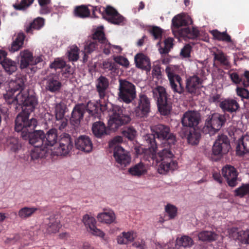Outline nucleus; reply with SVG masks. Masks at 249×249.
Returning a JSON list of instances; mask_svg holds the SVG:
<instances>
[{
	"label": "nucleus",
	"instance_id": "49",
	"mask_svg": "<svg viewBox=\"0 0 249 249\" xmlns=\"http://www.w3.org/2000/svg\"><path fill=\"white\" fill-rule=\"evenodd\" d=\"M237 239L244 244H249V229L242 230L237 233Z\"/></svg>",
	"mask_w": 249,
	"mask_h": 249
},
{
	"label": "nucleus",
	"instance_id": "8",
	"mask_svg": "<svg viewBox=\"0 0 249 249\" xmlns=\"http://www.w3.org/2000/svg\"><path fill=\"white\" fill-rule=\"evenodd\" d=\"M135 99L134 112L136 116L141 118L147 117L150 112V99L143 93H140Z\"/></svg>",
	"mask_w": 249,
	"mask_h": 249
},
{
	"label": "nucleus",
	"instance_id": "34",
	"mask_svg": "<svg viewBox=\"0 0 249 249\" xmlns=\"http://www.w3.org/2000/svg\"><path fill=\"white\" fill-rule=\"evenodd\" d=\"M147 148H143L142 147H136L135 150L137 154H143L144 158L150 162L151 160L153 161L152 164L154 163V161H155L156 163L158 164V163L160 162L161 160L159 159V152L157 154V152H155V156L153 157H152L150 155V153L147 151V150L149 149L148 146H146Z\"/></svg>",
	"mask_w": 249,
	"mask_h": 249
},
{
	"label": "nucleus",
	"instance_id": "30",
	"mask_svg": "<svg viewBox=\"0 0 249 249\" xmlns=\"http://www.w3.org/2000/svg\"><path fill=\"white\" fill-rule=\"evenodd\" d=\"M92 131L95 137L98 138H102L108 134L107 128L101 121H97L93 124Z\"/></svg>",
	"mask_w": 249,
	"mask_h": 249
},
{
	"label": "nucleus",
	"instance_id": "26",
	"mask_svg": "<svg viewBox=\"0 0 249 249\" xmlns=\"http://www.w3.org/2000/svg\"><path fill=\"white\" fill-rule=\"evenodd\" d=\"M109 84V80L105 76L101 75L96 80V88L100 98L105 97Z\"/></svg>",
	"mask_w": 249,
	"mask_h": 249
},
{
	"label": "nucleus",
	"instance_id": "52",
	"mask_svg": "<svg viewBox=\"0 0 249 249\" xmlns=\"http://www.w3.org/2000/svg\"><path fill=\"white\" fill-rule=\"evenodd\" d=\"M103 69L106 71H111L113 72H116L118 70V66L115 62L106 60L103 62Z\"/></svg>",
	"mask_w": 249,
	"mask_h": 249
},
{
	"label": "nucleus",
	"instance_id": "45",
	"mask_svg": "<svg viewBox=\"0 0 249 249\" xmlns=\"http://www.w3.org/2000/svg\"><path fill=\"white\" fill-rule=\"evenodd\" d=\"M211 33L215 39L228 43L231 42L230 36L226 32H220L217 30H214L212 31Z\"/></svg>",
	"mask_w": 249,
	"mask_h": 249
},
{
	"label": "nucleus",
	"instance_id": "42",
	"mask_svg": "<svg viewBox=\"0 0 249 249\" xmlns=\"http://www.w3.org/2000/svg\"><path fill=\"white\" fill-rule=\"evenodd\" d=\"M5 71L9 74H12L17 69V63L7 58H5L1 64Z\"/></svg>",
	"mask_w": 249,
	"mask_h": 249
},
{
	"label": "nucleus",
	"instance_id": "27",
	"mask_svg": "<svg viewBox=\"0 0 249 249\" xmlns=\"http://www.w3.org/2000/svg\"><path fill=\"white\" fill-rule=\"evenodd\" d=\"M45 23L43 18L38 17L34 19L32 22L26 23L24 26V30L27 34H33L35 30H39L42 28Z\"/></svg>",
	"mask_w": 249,
	"mask_h": 249
},
{
	"label": "nucleus",
	"instance_id": "20",
	"mask_svg": "<svg viewBox=\"0 0 249 249\" xmlns=\"http://www.w3.org/2000/svg\"><path fill=\"white\" fill-rule=\"evenodd\" d=\"M86 112V106L83 104H77L73 107L71 113L70 122L71 124L78 126L83 119Z\"/></svg>",
	"mask_w": 249,
	"mask_h": 249
},
{
	"label": "nucleus",
	"instance_id": "19",
	"mask_svg": "<svg viewBox=\"0 0 249 249\" xmlns=\"http://www.w3.org/2000/svg\"><path fill=\"white\" fill-rule=\"evenodd\" d=\"M219 107L224 113H236L239 110L240 105L235 99L228 98L220 102Z\"/></svg>",
	"mask_w": 249,
	"mask_h": 249
},
{
	"label": "nucleus",
	"instance_id": "9",
	"mask_svg": "<svg viewBox=\"0 0 249 249\" xmlns=\"http://www.w3.org/2000/svg\"><path fill=\"white\" fill-rule=\"evenodd\" d=\"M29 133L33 138L36 137V135H39L41 140L43 141V146L45 148H47V146H53L56 144L58 141L57 130L55 128L50 129L45 135L44 132L41 130L32 131L29 132Z\"/></svg>",
	"mask_w": 249,
	"mask_h": 249
},
{
	"label": "nucleus",
	"instance_id": "64",
	"mask_svg": "<svg viewBox=\"0 0 249 249\" xmlns=\"http://www.w3.org/2000/svg\"><path fill=\"white\" fill-rule=\"evenodd\" d=\"M230 78L231 81L235 84H238L240 82L243 83V77H240L236 72H233L230 74Z\"/></svg>",
	"mask_w": 249,
	"mask_h": 249
},
{
	"label": "nucleus",
	"instance_id": "37",
	"mask_svg": "<svg viewBox=\"0 0 249 249\" xmlns=\"http://www.w3.org/2000/svg\"><path fill=\"white\" fill-rule=\"evenodd\" d=\"M97 218L100 222L110 224L115 221L116 217L113 212L109 211L99 213Z\"/></svg>",
	"mask_w": 249,
	"mask_h": 249
},
{
	"label": "nucleus",
	"instance_id": "29",
	"mask_svg": "<svg viewBox=\"0 0 249 249\" xmlns=\"http://www.w3.org/2000/svg\"><path fill=\"white\" fill-rule=\"evenodd\" d=\"M236 152L239 156H243L249 153V135L243 136L239 140Z\"/></svg>",
	"mask_w": 249,
	"mask_h": 249
},
{
	"label": "nucleus",
	"instance_id": "56",
	"mask_svg": "<svg viewBox=\"0 0 249 249\" xmlns=\"http://www.w3.org/2000/svg\"><path fill=\"white\" fill-rule=\"evenodd\" d=\"M165 210L170 219H173L177 215V208L173 205L167 204L165 206Z\"/></svg>",
	"mask_w": 249,
	"mask_h": 249
},
{
	"label": "nucleus",
	"instance_id": "38",
	"mask_svg": "<svg viewBox=\"0 0 249 249\" xmlns=\"http://www.w3.org/2000/svg\"><path fill=\"white\" fill-rule=\"evenodd\" d=\"M218 235L213 231H204L199 232L198 237L199 240L203 242H212L215 241Z\"/></svg>",
	"mask_w": 249,
	"mask_h": 249
},
{
	"label": "nucleus",
	"instance_id": "4",
	"mask_svg": "<svg viewBox=\"0 0 249 249\" xmlns=\"http://www.w3.org/2000/svg\"><path fill=\"white\" fill-rule=\"evenodd\" d=\"M109 116L108 127L113 131H115L122 125L127 124L131 120L129 115L126 113V110L118 106L112 107Z\"/></svg>",
	"mask_w": 249,
	"mask_h": 249
},
{
	"label": "nucleus",
	"instance_id": "33",
	"mask_svg": "<svg viewBox=\"0 0 249 249\" xmlns=\"http://www.w3.org/2000/svg\"><path fill=\"white\" fill-rule=\"evenodd\" d=\"M128 172L133 176L140 177L147 173V167L145 164L140 162L131 167Z\"/></svg>",
	"mask_w": 249,
	"mask_h": 249
},
{
	"label": "nucleus",
	"instance_id": "25",
	"mask_svg": "<svg viewBox=\"0 0 249 249\" xmlns=\"http://www.w3.org/2000/svg\"><path fill=\"white\" fill-rule=\"evenodd\" d=\"M134 61L137 68L149 71L151 70L150 59L142 53H137L134 57Z\"/></svg>",
	"mask_w": 249,
	"mask_h": 249
},
{
	"label": "nucleus",
	"instance_id": "13",
	"mask_svg": "<svg viewBox=\"0 0 249 249\" xmlns=\"http://www.w3.org/2000/svg\"><path fill=\"white\" fill-rule=\"evenodd\" d=\"M104 13L102 14L103 18L109 22L116 25L124 24V18L113 7L107 5L106 8L103 7Z\"/></svg>",
	"mask_w": 249,
	"mask_h": 249
},
{
	"label": "nucleus",
	"instance_id": "48",
	"mask_svg": "<svg viewBox=\"0 0 249 249\" xmlns=\"http://www.w3.org/2000/svg\"><path fill=\"white\" fill-rule=\"evenodd\" d=\"M34 0H21L20 2L13 4V7L17 10H25L30 6Z\"/></svg>",
	"mask_w": 249,
	"mask_h": 249
},
{
	"label": "nucleus",
	"instance_id": "21",
	"mask_svg": "<svg viewBox=\"0 0 249 249\" xmlns=\"http://www.w3.org/2000/svg\"><path fill=\"white\" fill-rule=\"evenodd\" d=\"M222 173L230 186L234 187L236 185L238 174L234 167L230 165L225 166L222 170Z\"/></svg>",
	"mask_w": 249,
	"mask_h": 249
},
{
	"label": "nucleus",
	"instance_id": "24",
	"mask_svg": "<svg viewBox=\"0 0 249 249\" xmlns=\"http://www.w3.org/2000/svg\"><path fill=\"white\" fill-rule=\"evenodd\" d=\"M201 83L200 78L197 76H190L186 79L185 89L189 93L195 94L200 87Z\"/></svg>",
	"mask_w": 249,
	"mask_h": 249
},
{
	"label": "nucleus",
	"instance_id": "55",
	"mask_svg": "<svg viewBox=\"0 0 249 249\" xmlns=\"http://www.w3.org/2000/svg\"><path fill=\"white\" fill-rule=\"evenodd\" d=\"M79 49L77 46H72L69 51L68 57L71 61H76L79 58Z\"/></svg>",
	"mask_w": 249,
	"mask_h": 249
},
{
	"label": "nucleus",
	"instance_id": "40",
	"mask_svg": "<svg viewBox=\"0 0 249 249\" xmlns=\"http://www.w3.org/2000/svg\"><path fill=\"white\" fill-rule=\"evenodd\" d=\"M176 246L184 249L186 248H190L194 244V241L192 238L187 235L182 236L176 239Z\"/></svg>",
	"mask_w": 249,
	"mask_h": 249
},
{
	"label": "nucleus",
	"instance_id": "61",
	"mask_svg": "<svg viewBox=\"0 0 249 249\" xmlns=\"http://www.w3.org/2000/svg\"><path fill=\"white\" fill-rule=\"evenodd\" d=\"M64 113L65 112L63 107L60 105H56L55 108V115L56 120L62 119L64 117Z\"/></svg>",
	"mask_w": 249,
	"mask_h": 249
},
{
	"label": "nucleus",
	"instance_id": "51",
	"mask_svg": "<svg viewBox=\"0 0 249 249\" xmlns=\"http://www.w3.org/2000/svg\"><path fill=\"white\" fill-rule=\"evenodd\" d=\"M83 222L88 230L93 227L96 224V221L94 217L87 214L83 217Z\"/></svg>",
	"mask_w": 249,
	"mask_h": 249
},
{
	"label": "nucleus",
	"instance_id": "36",
	"mask_svg": "<svg viewBox=\"0 0 249 249\" xmlns=\"http://www.w3.org/2000/svg\"><path fill=\"white\" fill-rule=\"evenodd\" d=\"M136 237V233L133 231L123 232L117 237V242L120 244H127L133 242Z\"/></svg>",
	"mask_w": 249,
	"mask_h": 249
},
{
	"label": "nucleus",
	"instance_id": "17",
	"mask_svg": "<svg viewBox=\"0 0 249 249\" xmlns=\"http://www.w3.org/2000/svg\"><path fill=\"white\" fill-rule=\"evenodd\" d=\"M59 218L58 214H53L44 220L43 226L47 232L52 233L58 231L61 227Z\"/></svg>",
	"mask_w": 249,
	"mask_h": 249
},
{
	"label": "nucleus",
	"instance_id": "22",
	"mask_svg": "<svg viewBox=\"0 0 249 249\" xmlns=\"http://www.w3.org/2000/svg\"><path fill=\"white\" fill-rule=\"evenodd\" d=\"M75 146L76 149L85 153L91 152L93 147L91 139L86 135L79 136L75 141Z\"/></svg>",
	"mask_w": 249,
	"mask_h": 249
},
{
	"label": "nucleus",
	"instance_id": "2",
	"mask_svg": "<svg viewBox=\"0 0 249 249\" xmlns=\"http://www.w3.org/2000/svg\"><path fill=\"white\" fill-rule=\"evenodd\" d=\"M26 80L24 75L17 74L14 79L8 83L6 93L3 94L4 99L10 108L13 107L16 110L18 106H21L22 112L17 116H20L25 121L30 120L29 116L38 104L36 96L30 95L24 91L25 82Z\"/></svg>",
	"mask_w": 249,
	"mask_h": 249
},
{
	"label": "nucleus",
	"instance_id": "35",
	"mask_svg": "<svg viewBox=\"0 0 249 249\" xmlns=\"http://www.w3.org/2000/svg\"><path fill=\"white\" fill-rule=\"evenodd\" d=\"M179 34L184 37L195 39L199 36V31L196 27H193L191 28L188 27H185L181 29Z\"/></svg>",
	"mask_w": 249,
	"mask_h": 249
},
{
	"label": "nucleus",
	"instance_id": "6",
	"mask_svg": "<svg viewBox=\"0 0 249 249\" xmlns=\"http://www.w3.org/2000/svg\"><path fill=\"white\" fill-rule=\"evenodd\" d=\"M119 99L126 104L131 103L136 98V86L126 80L119 79Z\"/></svg>",
	"mask_w": 249,
	"mask_h": 249
},
{
	"label": "nucleus",
	"instance_id": "23",
	"mask_svg": "<svg viewBox=\"0 0 249 249\" xmlns=\"http://www.w3.org/2000/svg\"><path fill=\"white\" fill-rule=\"evenodd\" d=\"M106 105L102 106L98 103L89 102L86 107L87 111L89 115L94 118H99L101 113L104 112L106 109Z\"/></svg>",
	"mask_w": 249,
	"mask_h": 249
},
{
	"label": "nucleus",
	"instance_id": "43",
	"mask_svg": "<svg viewBox=\"0 0 249 249\" xmlns=\"http://www.w3.org/2000/svg\"><path fill=\"white\" fill-rule=\"evenodd\" d=\"M90 14L89 9L84 5L76 7L74 10V16L82 18L89 17Z\"/></svg>",
	"mask_w": 249,
	"mask_h": 249
},
{
	"label": "nucleus",
	"instance_id": "53",
	"mask_svg": "<svg viewBox=\"0 0 249 249\" xmlns=\"http://www.w3.org/2000/svg\"><path fill=\"white\" fill-rule=\"evenodd\" d=\"M38 4L41 7L40 13L47 14L50 12V8L48 5L51 3V0H38Z\"/></svg>",
	"mask_w": 249,
	"mask_h": 249
},
{
	"label": "nucleus",
	"instance_id": "44",
	"mask_svg": "<svg viewBox=\"0 0 249 249\" xmlns=\"http://www.w3.org/2000/svg\"><path fill=\"white\" fill-rule=\"evenodd\" d=\"M25 38L24 33L18 34L16 39L13 41L11 47V51L14 52L19 50L22 46Z\"/></svg>",
	"mask_w": 249,
	"mask_h": 249
},
{
	"label": "nucleus",
	"instance_id": "28",
	"mask_svg": "<svg viewBox=\"0 0 249 249\" xmlns=\"http://www.w3.org/2000/svg\"><path fill=\"white\" fill-rule=\"evenodd\" d=\"M94 38L98 39V42L102 44V47H104L103 52L106 54L110 53V44L105 37L104 32L101 30H97L94 33Z\"/></svg>",
	"mask_w": 249,
	"mask_h": 249
},
{
	"label": "nucleus",
	"instance_id": "3",
	"mask_svg": "<svg viewBox=\"0 0 249 249\" xmlns=\"http://www.w3.org/2000/svg\"><path fill=\"white\" fill-rule=\"evenodd\" d=\"M24 119L20 116L16 118L15 129L17 132H21V137L23 139L28 140L29 143L34 146V148L30 153L31 160H35L46 157L47 156V148L43 146V141L39 137V134L33 138L29 133L36 128L37 124L36 119L33 118L27 121Z\"/></svg>",
	"mask_w": 249,
	"mask_h": 249
},
{
	"label": "nucleus",
	"instance_id": "63",
	"mask_svg": "<svg viewBox=\"0 0 249 249\" xmlns=\"http://www.w3.org/2000/svg\"><path fill=\"white\" fill-rule=\"evenodd\" d=\"M192 50V47L189 44H187L181 49L180 54L185 58L189 57Z\"/></svg>",
	"mask_w": 249,
	"mask_h": 249
},
{
	"label": "nucleus",
	"instance_id": "14",
	"mask_svg": "<svg viewBox=\"0 0 249 249\" xmlns=\"http://www.w3.org/2000/svg\"><path fill=\"white\" fill-rule=\"evenodd\" d=\"M58 143L59 146L55 151L57 155H67L73 147L72 139L67 133H64L60 136Z\"/></svg>",
	"mask_w": 249,
	"mask_h": 249
},
{
	"label": "nucleus",
	"instance_id": "5",
	"mask_svg": "<svg viewBox=\"0 0 249 249\" xmlns=\"http://www.w3.org/2000/svg\"><path fill=\"white\" fill-rule=\"evenodd\" d=\"M153 96L157 101L158 110L162 115H168L172 109L171 102L167 97L165 89L158 86L152 90Z\"/></svg>",
	"mask_w": 249,
	"mask_h": 249
},
{
	"label": "nucleus",
	"instance_id": "58",
	"mask_svg": "<svg viewBox=\"0 0 249 249\" xmlns=\"http://www.w3.org/2000/svg\"><path fill=\"white\" fill-rule=\"evenodd\" d=\"M244 88L237 87L236 89V94L242 99L249 98V91Z\"/></svg>",
	"mask_w": 249,
	"mask_h": 249
},
{
	"label": "nucleus",
	"instance_id": "32",
	"mask_svg": "<svg viewBox=\"0 0 249 249\" xmlns=\"http://www.w3.org/2000/svg\"><path fill=\"white\" fill-rule=\"evenodd\" d=\"M20 68L21 69L26 68L33 64V53L29 50H25L20 53Z\"/></svg>",
	"mask_w": 249,
	"mask_h": 249
},
{
	"label": "nucleus",
	"instance_id": "18",
	"mask_svg": "<svg viewBox=\"0 0 249 249\" xmlns=\"http://www.w3.org/2000/svg\"><path fill=\"white\" fill-rule=\"evenodd\" d=\"M180 135L182 138H186L188 143L192 145L198 144L201 136L199 131L196 128H182Z\"/></svg>",
	"mask_w": 249,
	"mask_h": 249
},
{
	"label": "nucleus",
	"instance_id": "41",
	"mask_svg": "<svg viewBox=\"0 0 249 249\" xmlns=\"http://www.w3.org/2000/svg\"><path fill=\"white\" fill-rule=\"evenodd\" d=\"M98 39L94 38V34L92 35V40L88 41L86 43V44L85 45L84 47V53L85 55L84 57V60H85L86 57V53H90L95 51L98 47Z\"/></svg>",
	"mask_w": 249,
	"mask_h": 249
},
{
	"label": "nucleus",
	"instance_id": "46",
	"mask_svg": "<svg viewBox=\"0 0 249 249\" xmlns=\"http://www.w3.org/2000/svg\"><path fill=\"white\" fill-rule=\"evenodd\" d=\"M7 146L11 151L18 152L21 148V144L18 140L15 137H11L7 140Z\"/></svg>",
	"mask_w": 249,
	"mask_h": 249
},
{
	"label": "nucleus",
	"instance_id": "62",
	"mask_svg": "<svg viewBox=\"0 0 249 249\" xmlns=\"http://www.w3.org/2000/svg\"><path fill=\"white\" fill-rule=\"evenodd\" d=\"M88 231L94 236H99L102 238H103L105 236V233L104 232L99 229L97 228L96 226V225L93 226V228L88 230Z\"/></svg>",
	"mask_w": 249,
	"mask_h": 249
},
{
	"label": "nucleus",
	"instance_id": "7",
	"mask_svg": "<svg viewBox=\"0 0 249 249\" xmlns=\"http://www.w3.org/2000/svg\"><path fill=\"white\" fill-rule=\"evenodd\" d=\"M226 114L215 113L209 116L206 120L203 128V132L210 134V135L217 132L225 124L226 119Z\"/></svg>",
	"mask_w": 249,
	"mask_h": 249
},
{
	"label": "nucleus",
	"instance_id": "15",
	"mask_svg": "<svg viewBox=\"0 0 249 249\" xmlns=\"http://www.w3.org/2000/svg\"><path fill=\"white\" fill-rule=\"evenodd\" d=\"M165 72L170 81V86L174 91L181 93L184 91V88L181 83L182 79L180 76L176 74L172 66L167 67Z\"/></svg>",
	"mask_w": 249,
	"mask_h": 249
},
{
	"label": "nucleus",
	"instance_id": "47",
	"mask_svg": "<svg viewBox=\"0 0 249 249\" xmlns=\"http://www.w3.org/2000/svg\"><path fill=\"white\" fill-rule=\"evenodd\" d=\"M214 59L219 61L221 64L225 66L227 68L230 67V64L226 56L223 52H218L214 53Z\"/></svg>",
	"mask_w": 249,
	"mask_h": 249
},
{
	"label": "nucleus",
	"instance_id": "59",
	"mask_svg": "<svg viewBox=\"0 0 249 249\" xmlns=\"http://www.w3.org/2000/svg\"><path fill=\"white\" fill-rule=\"evenodd\" d=\"M151 35L154 39H159L161 38L162 31L160 27L154 26L150 31Z\"/></svg>",
	"mask_w": 249,
	"mask_h": 249
},
{
	"label": "nucleus",
	"instance_id": "50",
	"mask_svg": "<svg viewBox=\"0 0 249 249\" xmlns=\"http://www.w3.org/2000/svg\"><path fill=\"white\" fill-rule=\"evenodd\" d=\"M235 195L243 197L249 194V184H244L234 191Z\"/></svg>",
	"mask_w": 249,
	"mask_h": 249
},
{
	"label": "nucleus",
	"instance_id": "60",
	"mask_svg": "<svg viewBox=\"0 0 249 249\" xmlns=\"http://www.w3.org/2000/svg\"><path fill=\"white\" fill-rule=\"evenodd\" d=\"M65 64L66 63L65 61L59 59H56L50 64V67L51 69H54L55 70L57 69H62V68L65 66Z\"/></svg>",
	"mask_w": 249,
	"mask_h": 249
},
{
	"label": "nucleus",
	"instance_id": "11",
	"mask_svg": "<svg viewBox=\"0 0 249 249\" xmlns=\"http://www.w3.org/2000/svg\"><path fill=\"white\" fill-rule=\"evenodd\" d=\"M45 89L53 93H57L60 92L62 84L60 78L59 74L57 72L51 73L45 78Z\"/></svg>",
	"mask_w": 249,
	"mask_h": 249
},
{
	"label": "nucleus",
	"instance_id": "10",
	"mask_svg": "<svg viewBox=\"0 0 249 249\" xmlns=\"http://www.w3.org/2000/svg\"><path fill=\"white\" fill-rule=\"evenodd\" d=\"M231 148L230 142L228 137L224 135L219 136L215 141L212 148L214 156L221 158L223 155L227 154Z\"/></svg>",
	"mask_w": 249,
	"mask_h": 249
},
{
	"label": "nucleus",
	"instance_id": "54",
	"mask_svg": "<svg viewBox=\"0 0 249 249\" xmlns=\"http://www.w3.org/2000/svg\"><path fill=\"white\" fill-rule=\"evenodd\" d=\"M137 131L133 127L125 128L122 131L123 135L130 140H133L136 135Z\"/></svg>",
	"mask_w": 249,
	"mask_h": 249
},
{
	"label": "nucleus",
	"instance_id": "12",
	"mask_svg": "<svg viewBox=\"0 0 249 249\" xmlns=\"http://www.w3.org/2000/svg\"><path fill=\"white\" fill-rule=\"evenodd\" d=\"M113 156L119 168L123 169L130 163L131 156L129 152L118 145L115 146Z\"/></svg>",
	"mask_w": 249,
	"mask_h": 249
},
{
	"label": "nucleus",
	"instance_id": "16",
	"mask_svg": "<svg viewBox=\"0 0 249 249\" xmlns=\"http://www.w3.org/2000/svg\"><path fill=\"white\" fill-rule=\"evenodd\" d=\"M200 117L199 113L196 111L185 112L181 118V124L183 128L189 129L196 128L199 123Z\"/></svg>",
	"mask_w": 249,
	"mask_h": 249
},
{
	"label": "nucleus",
	"instance_id": "1",
	"mask_svg": "<svg viewBox=\"0 0 249 249\" xmlns=\"http://www.w3.org/2000/svg\"><path fill=\"white\" fill-rule=\"evenodd\" d=\"M151 131L152 134L143 137V143L145 146L149 147L147 151L153 157L158 148L156 137L163 141L161 144L163 149L159 152V159L161 160L158 167L159 173L165 174L169 170H174L178 166L177 162L173 160L177 142L175 135L171 132L169 126L161 124L151 127Z\"/></svg>",
	"mask_w": 249,
	"mask_h": 249
},
{
	"label": "nucleus",
	"instance_id": "39",
	"mask_svg": "<svg viewBox=\"0 0 249 249\" xmlns=\"http://www.w3.org/2000/svg\"><path fill=\"white\" fill-rule=\"evenodd\" d=\"M36 207H24L18 212V216L22 219H26L31 217L37 210Z\"/></svg>",
	"mask_w": 249,
	"mask_h": 249
},
{
	"label": "nucleus",
	"instance_id": "57",
	"mask_svg": "<svg viewBox=\"0 0 249 249\" xmlns=\"http://www.w3.org/2000/svg\"><path fill=\"white\" fill-rule=\"evenodd\" d=\"M116 64L127 67L129 65L128 59L123 56H115L113 58Z\"/></svg>",
	"mask_w": 249,
	"mask_h": 249
},
{
	"label": "nucleus",
	"instance_id": "31",
	"mask_svg": "<svg viewBox=\"0 0 249 249\" xmlns=\"http://www.w3.org/2000/svg\"><path fill=\"white\" fill-rule=\"evenodd\" d=\"M172 22L173 27L176 29H178L182 26H186L189 25H191L193 24V22L192 18L189 16L183 17L180 15H178L173 18Z\"/></svg>",
	"mask_w": 249,
	"mask_h": 249
}]
</instances>
